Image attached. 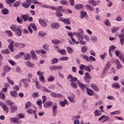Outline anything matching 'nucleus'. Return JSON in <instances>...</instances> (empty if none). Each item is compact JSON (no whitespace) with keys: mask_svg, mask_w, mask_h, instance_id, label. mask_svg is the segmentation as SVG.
<instances>
[{"mask_svg":"<svg viewBox=\"0 0 124 124\" xmlns=\"http://www.w3.org/2000/svg\"><path fill=\"white\" fill-rule=\"evenodd\" d=\"M10 29L13 31H15L17 36H21V35H22V27H21V26H18L16 25H12L10 26Z\"/></svg>","mask_w":124,"mask_h":124,"instance_id":"1","label":"nucleus"},{"mask_svg":"<svg viewBox=\"0 0 124 124\" xmlns=\"http://www.w3.org/2000/svg\"><path fill=\"white\" fill-rule=\"evenodd\" d=\"M8 42L10 43V45L8 46V48L11 52H14V49L13 48V45L14 44V41L12 39H9L8 40Z\"/></svg>","mask_w":124,"mask_h":124,"instance_id":"2","label":"nucleus"},{"mask_svg":"<svg viewBox=\"0 0 124 124\" xmlns=\"http://www.w3.org/2000/svg\"><path fill=\"white\" fill-rule=\"evenodd\" d=\"M37 75H39V80L42 83H45L46 80H45V78H44V76L42 75H41V72L40 71H39L37 72Z\"/></svg>","mask_w":124,"mask_h":124,"instance_id":"3","label":"nucleus"},{"mask_svg":"<svg viewBox=\"0 0 124 124\" xmlns=\"http://www.w3.org/2000/svg\"><path fill=\"white\" fill-rule=\"evenodd\" d=\"M77 84L78 86H79L80 89L82 90V91H85V90H87V89H88L86 84L81 83L79 80H78Z\"/></svg>","mask_w":124,"mask_h":124,"instance_id":"4","label":"nucleus"},{"mask_svg":"<svg viewBox=\"0 0 124 124\" xmlns=\"http://www.w3.org/2000/svg\"><path fill=\"white\" fill-rule=\"evenodd\" d=\"M31 4V0H26V3L24 2L22 4V6L25 8H29Z\"/></svg>","mask_w":124,"mask_h":124,"instance_id":"5","label":"nucleus"},{"mask_svg":"<svg viewBox=\"0 0 124 124\" xmlns=\"http://www.w3.org/2000/svg\"><path fill=\"white\" fill-rule=\"evenodd\" d=\"M85 76L84 80L86 83H90L91 79H92V77H91L88 73H85Z\"/></svg>","mask_w":124,"mask_h":124,"instance_id":"6","label":"nucleus"},{"mask_svg":"<svg viewBox=\"0 0 124 124\" xmlns=\"http://www.w3.org/2000/svg\"><path fill=\"white\" fill-rule=\"evenodd\" d=\"M79 68L80 69H83L84 70H85V71H89L90 72L91 71V68H90V67H89V66H86L84 64H81L79 66Z\"/></svg>","mask_w":124,"mask_h":124,"instance_id":"7","label":"nucleus"},{"mask_svg":"<svg viewBox=\"0 0 124 124\" xmlns=\"http://www.w3.org/2000/svg\"><path fill=\"white\" fill-rule=\"evenodd\" d=\"M39 23L40 24L41 26L42 27H47V23L45 21V20L42 19V18H40L39 20Z\"/></svg>","mask_w":124,"mask_h":124,"instance_id":"8","label":"nucleus"},{"mask_svg":"<svg viewBox=\"0 0 124 124\" xmlns=\"http://www.w3.org/2000/svg\"><path fill=\"white\" fill-rule=\"evenodd\" d=\"M88 3H89V4H92L93 6H95L98 4H99V1L96 2L95 0H88Z\"/></svg>","mask_w":124,"mask_h":124,"instance_id":"9","label":"nucleus"},{"mask_svg":"<svg viewBox=\"0 0 124 124\" xmlns=\"http://www.w3.org/2000/svg\"><path fill=\"white\" fill-rule=\"evenodd\" d=\"M115 63L117 65L116 68H117V69H121V68H123V65L121 63H120V60L116 59L115 60Z\"/></svg>","mask_w":124,"mask_h":124,"instance_id":"10","label":"nucleus"},{"mask_svg":"<svg viewBox=\"0 0 124 124\" xmlns=\"http://www.w3.org/2000/svg\"><path fill=\"white\" fill-rule=\"evenodd\" d=\"M116 46H109L108 49V53H109V57H112L111 51H115V50H116Z\"/></svg>","mask_w":124,"mask_h":124,"instance_id":"11","label":"nucleus"},{"mask_svg":"<svg viewBox=\"0 0 124 124\" xmlns=\"http://www.w3.org/2000/svg\"><path fill=\"white\" fill-rule=\"evenodd\" d=\"M53 105V102L52 101H48L46 102L44 104V107H45V108H49V107H50L51 106H52Z\"/></svg>","mask_w":124,"mask_h":124,"instance_id":"12","label":"nucleus"},{"mask_svg":"<svg viewBox=\"0 0 124 124\" xmlns=\"http://www.w3.org/2000/svg\"><path fill=\"white\" fill-rule=\"evenodd\" d=\"M41 7H43V8H50L51 9H53V10H57V7H50L49 6H48L47 5H44L43 4L41 5Z\"/></svg>","mask_w":124,"mask_h":124,"instance_id":"13","label":"nucleus"},{"mask_svg":"<svg viewBox=\"0 0 124 124\" xmlns=\"http://www.w3.org/2000/svg\"><path fill=\"white\" fill-rule=\"evenodd\" d=\"M17 107L16 106H12L10 108V113L11 114H13V113H15L16 111H17Z\"/></svg>","mask_w":124,"mask_h":124,"instance_id":"14","label":"nucleus"},{"mask_svg":"<svg viewBox=\"0 0 124 124\" xmlns=\"http://www.w3.org/2000/svg\"><path fill=\"white\" fill-rule=\"evenodd\" d=\"M65 104L68 105V102L67 101V100L64 99L63 101H60V106H62V107H64L65 106Z\"/></svg>","mask_w":124,"mask_h":124,"instance_id":"15","label":"nucleus"},{"mask_svg":"<svg viewBox=\"0 0 124 124\" xmlns=\"http://www.w3.org/2000/svg\"><path fill=\"white\" fill-rule=\"evenodd\" d=\"M91 86V88H92L94 91H95L96 92H99V89H98V87H97V86H96V84L92 83Z\"/></svg>","mask_w":124,"mask_h":124,"instance_id":"16","label":"nucleus"},{"mask_svg":"<svg viewBox=\"0 0 124 124\" xmlns=\"http://www.w3.org/2000/svg\"><path fill=\"white\" fill-rule=\"evenodd\" d=\"M51 27L54 30H57L60 28V24L58 23H53L51 25Z\"/></svg>","mask_w":124,"mask_h":124,"instance_id":"17","label":"nucleus"},{"mask_svg":"<svg viewBox=\"0 0 124 124\" xmlns=\"http://www.w3.org/2000/svg\"><path fill=\"white\" fill-rule=\"evenodd\" d=\"M72 97H68V99L69 100L70 102H72V103L75 102V100H74V97H75V95L74 94L72 93Z\"/></svg>","mask_w":124,"mask_h":124,"instance_id":"18","label":"nucleus"},{"mask_svg":"<svg viewBox=\"0 0 124 124\" xmlns=\"http://www.w3.org/2000/svg\"><path fill=\"white\" fill-rule=\"evenodd\" d=\"M62 22H63L65 25H70V20L68 18L62 19Z\"/></svg>","mask_w":124,"mask_h":124,"instance_id":"19","label":"nucleus"},{"mask_svg":"<svg viewBox=\"0 0 124 124\" xmlns=\"http://www.w3.org/2000/svg\"><path fill=\"white\" fill-rule=\"evenodd\" d=\"M83 34L80 33V32H76V35H77L78 39H79V40H83L84 39V37L83 36H82Z\"/></svg>","mask_w":124,"mask_h":124,"instance_id":"20","label":"nucleus"},{"mask_svg":"<svg viewBox=\"0 0 124 124\" xmlns=\"http://www.w3.org/2000/svg\"><path fill=\"white\" fill-rule=\"evenodd\" d=\"M86 92L88 95H90L91 96H92V95L93 94V91L92 89L87 88Z\"/></svg>","mask_w":124,"mask_h":124,"instance_id":"21","label":"nucleus"},{"mask_svg":"<svg viewBox=\"0 0 124 124\" xmlns=\"http://www.w3.org/2000/svg\"><path fill=\"white\" fill-rule=\"evenodd\" d=\"M19 121V119L18 118H14V117H12L10 118V122L12 123H14L15 124H18Z\"/></svg>","mask_w":124,"mask_h":124,"instance_id":"22","label":"nucleus"},{"mask_svg":"<svg viewBox=\"0 0 124 124\" xmlns=\"http://www.w3.org/2000/svg\"><path fill=\"white\" fill-rule=\"evenodd\" d=\"M27 112L28 114H30V115H31V114H34V115L36 116V113H35V111L33 110L32 109L29 108L27 110Z\"/></svg>","mask_w":124,"mask_h":124,"instance_id":"23","label":"nucleus"},{"mask_svg":"<svg viewBox=\"0 0 124 124\" xmlns=\"http://www.w3.org/2000/svg\"><path fill=\"white\" fill-rule=\"evenodd\" d=\"M58 53H60V54H61V55H66V51L65 50V49H58Z\"/></svg>","mask_w":124,"mask_h":124,"instance_id":"24","label":"nucleus"},{"mask_svg":"<svg viewBox=\"0 0 124 124\" xmlns=\"http://www.w3.org/2000/svg\"><path fill=\"white\" fill-rule=\"evenodd\" d=\"M3 110L5 112V113H8V111H9V108L7 107V106L6 105H4L2 107Z\"/></svg>","mask_w":124,"mask_h":124,"instance_id":"25","label":"nucleus"},{"mask_svg":"<svg viewBox=\"0 0 124 124\" xmlns=\"http://www.w3.org/2000/svg\"><path fill=\"white\" fill-rule=\"evenodd\" d=\"M60 3L63 5H68V1L66 0H60Z\"/></svg>","mask_w":124,"mask_h":124,"instance_id":"26","label":"nucleus"},{"mask_svg":"<svg viewBox=\"0 0 124 124\" xmlns=\"http://www.w3.org/2000/svg\"><path fill=\"white\" fill-rule=\"evenodd\" d=\"M120 27H115L111 28V31H112L113 33H115V32H117L119 31Z\"/></svg>","mask_w":124,"mask_h":124,"instance_id":"27","label":"nucleus"},{"mask_svg":"<svg viewBox=\"0 0 124 124\" xmlns=\"http://www.w3.org/2000/svg\"><path fill=\"white\" fill-rule=\"evenodd\" d=\"M26 65L29 66V67H34V64L31 62L28 61L25 63Z\"/></svg>","mask_w":124,"mask_h":124,"instance_id":"28","label":"nucleus"},{"mask_svg":"<svg viewBox=\"0 0 124 124\" xmlns=\"http://www.w3.org/2000/svg\"><path fill=\"white\" fill-rule=\"evenodd\" d=\"M10 93V95L14 97H17V96H18V94L16 91H11Z\"/></svg>","mask_w":124,"mask_h":124,"instance_id":"29","label":"nucleus"},{"mask_svg":"<svg viewBox=\"0 0 124 124\" xmlns=\"http://www.w3.org/2000/svg\"><path fill=\"white\" fill-rule=\"evenodd\" d=\"M86 7L87 9H89L90 11H93L94 10V8L91 5L87 4L86 5Z\"/></svg>","mask_w":124,"mask_h":124,"instance_id":"30","label":"nucleus"},{"mask_svg":"<svg viewBox=\"0 0 124 124\" xmlns=\"http://www.w3.org/2000/svg\"><path fill=\"white\" fill-rule=\"evenodd\" d=\"M64 12V9H63V8L62 6H59L57 7V12Z\"/></svg>","mask_w":124,"mask_h":124,"instance_id":"31","label":"nucleus"},{"mask_svg":"<svg viewBox=\"0 0 124 124\" xmlns=\"http://www.w3.org/2000/svg\"><path fill=\"white\" fill-rule=\"evenodd\" d=\"M81 58L85 60L86 62H90V59L89 57H88V56L82 54L81 55Z\"/></svg>","mask_w":124,"mask_h":124,"instance_id":"32","label":"nucleus"},{"mask_svg":"<svg viewBox=\"0 0 124 124\" xmlns=\"http://www.w3.org/2000/svg\"><path fill=\"white\" fill-rule=\"evenodd\" d=\"M112 87L113 89H120V88H121V86H120V85L118 83H113L112 84Z\"/></svg>","mask_w":124,"mask_h":124,"instance_id":"33","label":"nucleus"},{"mask_svg":"<svg viewBox=\"0 0 124 124\" xmlns=\"http://www.w3.org/2000/svg\"><path fill=\"white\" fill-rule=\"evenodd\" d=\"M87 16V13L86 12L82 11L80 13V18L81 19H83L84 17H86Z\"/></svg>","mask_w":124,"mask_h":124,"instance_id":"34","label":"nucleus"},{"mask_svg":"<svg viewBox=\"0 0 124 124\" xmlns=\"http://www.w3.org/2000/svg\"><path fill=\"white\" fill-rule=\"evenodd\" d=\"M66 50L69 54H72L73 53V49L70 47L67 46L66 47Z\"/></svg>","mask_w":124,"mask_h":124,"instance_id":"35","label":"nucleus"},{"mask_svg":"<svg viewBox=\"0 0 124 124\" xmlns=\"http://www.w3.org/2000/svg\"><path fill=\"white\" fill-rule=\"evenodd\" d=\"M11 68L7 65H6L4 67V71H5V72H8L11 70Z\"/></svg>","mask_w":124,"mask_h":124,"instance_id":"36","label":"nucleus"},{"mask_svg":"<svg viewBox=\"0 0 124 124\" xmlns=\"http://www.w3.org/2000/svg\"><path fill=\"white\" fill-rule=\"evenodd\" d=\"M110 67H111V63H110V62H108L104 69H105V70H108V69H109Z\"/></svg>","mask_w":124,"mask_h":124,"instance_id":"37","label":"nucleus"},{"mask_svg":"<svg viewBox=\"0 0 124 124\" xmlns=\"http://www.w3.org/2000/svg\"><path fill=\"white\" fill-rule=\"evenodd\" d=\"M1 11L2 14H3L4 15H6V14H8V13H9V11H8L7 9L4 8L3 10H2Z\"/></svg>","mask_w":124,"mask_h":124,"instance_id":"38","label":"nucleus"},{"mask_svg":"<svg viewBox=\"0 0 124 124\" xmlns=\"http://www.w3.org/2000/svg\"><path fill=\"white\" fill-rule=\"evenodd\" d=\"M5 33L6 34H8V36H13V33H12V31H5Z\"/></svg>","mask_w":124,"mask_h":124,"instance_id":"39","label":"nucleus"},{"mask_svg":"<svg viewBox=\"0 0 124 124\" xmlns=\"http://www.w3.org/2000/svg\"><path fill=\"white\" fill-rule=\"evenodd\" d=\"M22 18L23 19V21H24V22H27V21H28V15H23L22 16Z\"/></svg>","mask_w":124,"mask_h":124,"instance_id":"40","label":"nucleus"},{"mask_svg":"<svg viewBox=\"0 0 124 124\" xmlns=\"http://www.w3.org/2000/svg\"><path fill=\"white\" fill-rule=\"evenodd\" d=\"M83 7V6L81 4H77L75 6V9H77V10H79V9H81Z\"/></svg>","mask_w":124,"mask_h":124,"instance_id":"41","label":"nucleus"},{"mask_svg":"<svg viewBox=\"0 0 124 124\" xmlns=\"http://www.w3.org/2000/svg\"><path fill=\"white\" fill-rule=\"evenodd\" d=\"M54 80H55V77L50 76L48 78L47 81L48 82H53V81H54Z\"/></svg>","mask_w":124,"mask_h":124,"instance_id":"42","label":"nucleus"},{"mask_svg":"<svg viewBox=\"0 0 124 124\" xmlns=\"http://www.w3.org/2000/svg\"><path fill=\"white\" fill-rule=\"evenodd\" d=\"M39 96V94H38V93L37 92H35L32 93V97L33 98H36Z\"/></svg>","mask_w":124,"mask_h":124,"instance_id":"43","label":"nucleus"},{"mask_svg":"<svg viewBox=\"0 0 124 124\" xmlns=\"http://www.w3.org/2000/svg\"><path fill=\"white\" fill-rule=\"evenodd\" d=\"M31 102H30V101L27 102L25 104V108L26 109H28V108H29V107H31Z\"/></svg>","mask_w":124,"mask_h":124,"instance_id":"44","label":"nucleus"},{"mask_svg":"<svg viewBox=\"0 0 124 124\" xmlns=\"http://www.w3.org/2000/svg\"><path fill=\"white\" fill-rule=\"evenodd\" d=\"M31 3H34V4H42V3H40L37 1V0H31Z\"/></svg>","mask_w":124,"mask_h":124,"instance_id":"45","label":"nucleus"},{"mask_svg":"<svg viewBox=\"0 0 124 124\" xmlns=\"http://www.w3.org/2000/svg\"><path fill=\"white\" fill-rule=\"evenodd\" d=\"M16 1V0H6V2L8 4H11V3H14Z\"/></svg>","mask_w":124,"mask_h":124,"instance_id":"46","label":"nucleus"},{"mask_svg":"<svg viewBox=\"0 0 124 124\" xmlns=\"http://www.w3.org/2000/svg\"><path fill=\"white\" fill-rule=\"evenodd\" d=\"M30 27H31V28L33 29V31L37 30V29L36 28V27H35V24H34V23L30 24Z\"/></svg>","mask_w":124,"mask_h":124,"instance_id":"47","label":"nucleus"},{"mask_svg":"<svg viewBox=\"0 0 124 124\" xmlns=\"http://www.w3.org/2000/svg\"><path fill=\"white\" fill-rule=\"evenodd\" d=\"M42 90H43V91H44V92H46V93H52V91H51L47 89L45 87H42Z\"/></svg>","mask_w":124,"mask_h":124,"instance_id":"48","label":"nucleus"},{"mask_svg":"<svg viewBox=\"0 0 124 124\" xmlns=\"http://www.w3.org/2000/svg\"><path fill=\"white\" fill-rule=\"evenodd\" d=\"M53 44H54L55 45H58L59 44H60V43H61V41H58V40H53L52 41Z\"/></svg>","mask_w":124,"mask_h":124,"instance_id":"49","label":"nucleus"},{"mask_svg":"<svg viewBox=\"0 0 124 124\" xmlns=\"http://www.w3.org/2000/svg\"><path fill=\"white\" fill-rule=\"evenodd\" d=\"M109 73H113V74H116V69L114 67H111L109 70Z\"/></svg>","mask_w":124,"mask_h":124,"instance_id":"50","label":"nucleus"},{"mask_svg":"<svg viewBox=\"0 0 124 124\" xmlns=\"http://www.w3.org/2000/svg\"><path fill=\"white\" fill-rule=\"evenodd\" d=\"M121 114V112L118 111V110H115L114 111H113L110 113V115H119Z\"/></svg>","mask_w":124,"mask_h":124,"instance_id":"51","label":"nucleus"},{"mask_svg":"<svg viewBox=\"0 0 124 124\" xmlns=\"http://www.w3.org/2000/svg\"><path fill=\"white\" fill-rule=\"evenodd\" d=\"M2 54H9V50L8 49H6L1 50Z\"/></svg>","mask_w":124,"mask_h":124,"instance_id":"52","label":"nucleus"},{"mask_svg":"<svg viewBox=\"0 0 124 124\" xmlns=\"http://www.w3.org/2000/svg\"><path fill=\"white\" fill-rule=\"evenodd\" d=\"M55 15L57 17H62V16H63V15L61 13V12H57L55 13Z\"/></svg>","mask_w":124,"mask_h":124,"instance_id":"53","label":"nucleus"},{"mask_svg":"<svg viewBox=\"0 0 124 124\" xmlns=\"http://www.w3.org/2000/svg\"><path fill=\"white\" fill-rule=\"evenodd\" d=\"M94 115L95 116H101V112L100 111H98V110H96L94 111Z\"/></svg>","mask_w":124,"mask_h":124,"instance_id":"54","label":"nucleus"},{"mask_svg":"<svg viewBox=\"0 0 124 124\" xmlns=\"http://www.w3.org/2000/svg\"><path fill=\"white\" fill-rule=\"evenodd\" d=\"M16 21L19 24H23V19L20 18L19 16L17 17Z\"/></svg>","mask_w":124,"mask_h":124,"instance_id":"55","label":"nucleus"},{"mask_svg":"<svg viewBox=\"0 0 124 124\" xmlns=\"http://www.w3.org/2000/svg\"><path fill=\"white\" fill-rule=\"evenodd\" d=\"M52 109V111H58V110H57V109H58V106L57 105V104H53Z\"/></svg>","mask_w":124,"mask_h":124,"instance_id":"56","label":"nucleus"},{"mask_svg":"<svg viewBox=\"0 0 124 124\" xmlns=\"http://www.w3.org/2000/svg\"><path fill=\"white\" fill-rule=\"evenodd\" d=\"M87 50H88V47H87V46H82L81 47V52L82 53H86Z\"/></svg>","mask_w":124,"mask_h":124,"instance_id":"57","label":"nucleus"},{"mask_svg":"<svg viewBox=\"0 0 124 124\" xmlns=\"http://www.w3.org/2000/svg\"><path fill=\"white\" fill-rule=\"evenodd\" d=\"M43 47L45 50H46V51H48V50H49V45L47 44H44Z\"/></svg>","mask_w":124,"mask_h":124,"instance_id":"58","label":"nucleus"},{"mask_svg":"<svg viewBox=\"0 0 124 124\" xmlns=\"http://www.w3.org/2000/svg\"><path fill=\"white\" fill-rule=\"evenodd\" d=\"M35 87L37 89H40L41 88V86L39 84V82L38 81H35Z\"/></svg>","mask_w":124,"mask_h":124,"instance_id":"59","label":"nucleus"},{"mask_svg":"<svg viewBox=\"0 0 124 124\" xmlns=\"http://www.w3.org/2000/svg\"><path fill=\"white\" fill-rule=\"evenodd\" d=\"M91 38L93 42H96V41H97V37H96V36H92L91 37Z\"/></svg>","mask_w":124,"mask_h":124,"instance_id":"60","label":"nucleus"},{"mask_svg":"<svg viewBox=\"0 0 124 124\" xmlns=\"http://www.w3.org/2000/svg\"><path fill=\"white\" fill-rule=\"evenodd\" d=\"M71 86L73 89H77V84L74 82L71 83Z\"/></svg>","mask_w":124,"mask_h":124,"instance_id":"61","label":"nucleus"},{"mask_svg":"<svg viewBox=\"0 0 124 124\" xmlns=\"http://www.w3.org/2000/svg\"><path fill=\"white\" fill-rule=\"evenodd\" d=\"M31 54L32 56V57L33 59H36V55H35V53H34V51L31 50Z\"/></svg>","mask_w":124,"mask_h":124,"instance_id":"62","label":"nucleus"},{"mask_svg":"<svg viewBox=\"0 0 124 124\" xmlns=\"http://www.w3.org/2000/svg\"><path fill=\"white\" fill-rule=\"evenodd\" d=\"M46 34V33H45L43 31H40L38 33L39 36H41V37L44 36H45Z\"/></svg>","mask_w":124,"mask_h":124,"instance_id":"63","label":"nucleus"},{"mask_svg":"<svg viewBox=\"0 0 124 124\" xmlns=\"http://www.w3.org/2000/svg\"><path fill=\"white\" fill-rule=\"evenodd\" d=\"M20 1H16V2L13 6H14V7H18L20 5Z\"/></svg>","mask_w":124,"mask_h":124,"instance_id":"64","label":"nucleus"}]
</instances>
